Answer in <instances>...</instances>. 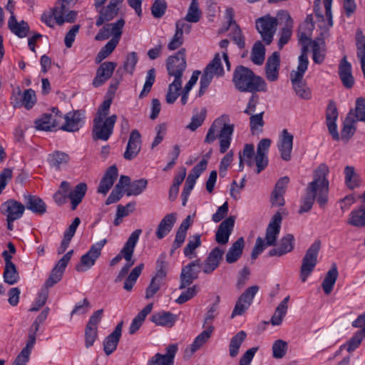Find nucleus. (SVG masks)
I'll return each instance as SVG.
<instances>
[{
  "label": "nucleus",
  "instance_id": "1",
  "mask_svg": "<svg viewBox=\"0 0 365 365\" xmlns=\"http://www.w3.org/2000/svg\"><path fill=\"white\" fill-rule=\"evenodd\" d=\"M329 173V167L324 164H320L314 170L313 181L309 182L306 189V195L302 200V205L299 213L309 212L317 200L321 207H324L328 201L329 182L327 175Z\"/></svg>",
  "mask_w": 365,
  "mask_h": 365
},
{
  "label": "nucleus",
  "instance_id": "2",
  "mask_svg": "<svg viewBox=\"0 0 365 365\" xmlns=\"http://www.w3.org/2000/svg\"><path fill=\"white\" fill-rule=\"evenodd\" d=\"M232 82L235 88L240 92L256 93L266 91L267 83L260 76L244 66H237L234 72Z\"/></svg>",
  "mask_w": 365,
  "mask_h": 365
},
{
  "label": "nucleus",
  "instance_id": "3",
  "mask_svg": "<svg viewBox=\"0 0 365 365\" xmlns=\"http://www.w3.org/2000/svg\"><path fill=\"white\" fill-rule=\"evenodd\" d=\"M142 233V230L137 229L131 233L127 242L122 248V252L124 253V259L127 263L121 268L114 282H120L128 274L130 268L134 264L135 260L132 259L135 247L138 241L139 237Z\"/></svg>",
  "mask_w": 365,
  "mask_h": 365
},
{
  "label": "nucleus",
  "instance_id": "4",
  "mask_svg": "<svg viewBox=\"0 0 365 365\" xmlns=\"http://www.w3.org/2000/svg\"><path fill=\"white\" fill-rule=\"evenodd\" d=\"M214 76L222 77L224 76V69L221 63V58L219 53H216L214 58L206 66L200 78V87L198 91V96L201 97L205 93L210 84Z\"/></svg>",
  "mask_w": 365,
  "mask_h": 365
},
{
  "label": "nucleus",
  "instance_id": "5",
  "mask_svg": "<svg viewBox=\"0 0 365 365\" xmlns=\"http://www.w3.org/2000/svg\"><path fill=\"white\" fill-rule=\"evenodd\" d=\"M166 255L162 253L156 262L155 274L152 277L150 284L146 289L145 298L153 297L160 289L167 275L168 264L165 260Z\"/></svg>",
  "mask_w": 365,
  "mask_h": 365
},
{
  "label": "nucleus",
  "instance_id": "6",
  "mask_svg": "<svg viewBox=\"0 0 365 365\" xmlns=\"http://www.w3.org/2000/svg\"><path fill=\"white\" fill-rule=\"evenodd\" d=\"M117 115H112L106 119L95 117L92 129V137L94 140L107 141L113 132Z\"/></svg>",
  "mask_w": 365,
  "mask_h": 365
},
{
  "label": "nucleus",
  "instance_id": "7",
  "mask_svg": "<svg viewBox=\"0 0 365 365\" xmlns=\"http://www.w3.org/2000/svg\"><path fill=\"white\" fill-rule=\"evenodd\" d=\"M185 53L186 50L182 48L166 60L168 74L169 76L174 77V80L182 81L183 72L187 67Z\"/></svg>",
  "mask_w": 365,
  "mask_h": 365
},
{
  "label": "nucleus",
  "instance_id": "8",
  "mask_svg": "<svg viewBox=\"0 0 365 365\" xmlns=\"http://www.w3.org/2000/svg\"><path fill=\"white\" fill-rule=\"evenodd\" d=\"M320 241H315L309 247L302 258V266L300 268V279L303 282L307 280V277L312 272L317 264V257L320 250Z\"/></svg>",
  "mask_w": 365,
  "mask_h": 365
},
{
  "label": "nucleus",
  "instance_id": "9",
  "mask_svg": "<svg viewBox=\"0 0 365 365\" xmlns=\"http://www.w3.org/2000/svg\"><path fill=\"white\" fill-rule=\"evenodd\" d=\"M278 24L279 19L277 16L275 18L267 15L256 21V29L267 45L272 43Z\"/></svg>",
  "mask_w": 365,
  "mask_h": 365
},
{
  "label": "nucleus",
  "instance_id": "10",
  "mask_svg": "<svg viewBox=\"0 0 365 365\" xmlns=\"http://www.w3.org/2000/svg\"><path fill=\"white\" fill-rule=\"evenodd\" d=\"M107 240L103 239L96 244L93 245L90 250L81 257V262L76 265V270L78 272H83L86 269H89L95 264L96 259L101 255V250L106 245Z\"/></svg>",
  "mask_w": 365,
  "mask_h": 365
},
{
  "label": "nucleus",
  "instance_id": "11",
  "mask_svg": "<svg viewBox=\"0 0 365 365\" xmlns=\"http://www.w3.org/2000/svg\"><path fill=\"white\" fill-rule=\"evenodd\" d=\"M202 264L199 259L192 261L182 269L180 275V284L179 289H185L190 286L194 280L198 278Z\"/></svg>",
  "mask_w": 365,
  "mask_h": 365
},
{
  "label": "nucleus",
  "instance_id": "12",
  "mask_svg": "<svg viewBox=\"0 0 365 365\" xmlns=\"http://www.w3.org/2000/svg\"><path fill=\"white\" fill-rule=\"evenodd\" d=\"M73 254V250H71L65 254L56 263L55 267L51 270L50 276L46 279L44 287L48 289V287H53L58 283L62 278L63 272Z\"/></svg>",
  "mask_w": 365,
  "mask_h": 365
},
{
  "label": "nucleus",
  "instance_id": "13",
  "mask_svg": "<svg viewBox=\"0 0 365 365\" xmlns=\"http://www.w3.org/2000/svg\"><path fill=\"white\" fill-rule=\"evenodd\" d=\"M103 309L96 311L90 317L85 329V346L86 348L92 346L98 337V325L100 323Z\"/></svg>",
  "mask_w": 365,
  "mask_h": 365
},
{
  "label": "nucleus",
  "instance_id": "14",
  "mask_svg": "<svg viewBox=\"0 0 365 365\" xmlns=\"http://www.w3.org/2000/svg\"><path fill=\"white\" fill-rule=\"evenodd\" d=\"M307 70L292 71L290 73V79L296 94L302 99L309 100L312 98V91L302 81L304 74Z\"/></svg>",
  "mask_w": 365,
  "mask_h": 365
},
{
  "label": "nucleus",
  "instance_id": "15",
  "mask_svg": "<svg viewBox=\"0 0 365 365\" xmlns=\"http://www.w3.org/2000/svg\"><path fill=\"white\" fill-rule=\"evenodd\" d=\"M277 16L279 19V24H284L282 29L280 38L278 41L279 48L282 49L283 46L288 43L291 38L294 22L289 14L287 11H279L277 13Z\"/></svg>",
  "mask_w": 365,
  "mask_h": 365
},
{
  "label": "nucleus",
  "instance_id": "16",
  "mask_svg": "<svg viewBox=\"0 0 365 365\" xmlns=\"http://www.w3.org/2000/svg\"><path fill=\"white\" fill-rule=\"evenodd\" d=\"M282 217L279 212L272 217L266 230L265 242L267 246H274L280 232Z\"/></svg>",
  "mask_w": 365,
  "mask_h": 365
},
{
  "label": "nucleus",
  "instance_id": "17",
  "mask_svg": "<svg viewBox=\"0 0 365 365\" xmlns=\"http://www.w3.org/2000/svg\"><path fill=\"white\" fill-rule=\"evenodd\" d=\"M178 350L177 344H169L166 348V353L155 354L148 361V365H174V359Z\"/></svg>",
  "mask_w": 365,
  "mask_h": 365
},
{
  "label": "nucleus",
  "instance_id": "18",
  "mask_svg": "<svg viewBox=\"0 0 365 365\" xmlns=\"http://www.w3.org/2000/svg\"><path fill=\"white\" fill-rule=\"evenodd\" d=\"M83 118L84 113L81 110L69 112L65 115V123L60 128L67 132H76L82 127Z\"/></svg>",
  "mask_w": 365,
  "mask_h": 365
},
{
  "label": "nucleus",
  "instance_id": "19",
  "mask_svg": "<svg viewBox=\"0 0 365 365\" xmlns=\"http://www.w3.org/2000/svg\"><path fill=\"white\" fill-rule=\"evenodd\" d=\"M122 2L123 0H110L107 6L101 8L96 22V26H101L105 22L113 19L118 14L119 5Z\"/></svg>",
  "mask_w": 365,
  "mask_h": 365
},
{
  "label": "nucleus",
  "instance_id": "20",
  "mask_svg": "<svg viewBox=\"0 0 365 365\" xmlns=\"http://www.w3.org/2000/svg\"><path fill=\"white\" fill-rule=\"evenodd\" d=\"M235 222L234 216H230L222 221L216 231L215 241L220 245H226L233 230Z\"/></svg>",
  "mask_w": 365,
  "mask_h": 365
},
{
  "label": "nucleus",
  "instance_id": "21",
  "mask_svg": "<svg viewBox=\"0 0 365 365\" xmlns=\"http://www.w3.org/2000/svg\"><path fill=\"white\" fill-rule=\"evenodd\" d=\"M294 136L287 129H284L279 136L278 149L282 160L289 161L291 159V153L293 148Z\"/></svg>",
  "mask_w": 365,
  "mask_h": 365
},
{
  "label": "nucleus",
  "instance_id": "22",
  "mask_svg": "<svg viewBox=\"0 0 365 365\" xmlns=\"http://www.w3.org/2000/svg\"><path fill=\"white\" fill-rule=\"evenodd\" d=\"M141 148V135L140 132L135 129L130 134L126 150L123 154L125 160H131L139 153Z\"/></svg>",
  "mask_w": 365,
  "mask_h": 365
},
{
  "label": "nucleus",
  "instance_id": "23",
  "mask_svg": "<svg viewBox=\"0 0 365 365\" xmlns=\"http://www.w3.org/2000/svg\"><path fill=\"white\" fill-rule=\"evenodd\" d=\"M116 66V63L112 61H106L101 63L93 80V86L99 87L105 83L111 77Z\"/></svg>",
  "mask_w": 365,
  "mask_h": 365
},
{
  "label": "nucleus",
  "instance_id": "24",
  "mask_svg": "<svg viewBox=\"0 0 365 365\" xmlns=\"http://www.w3.org/2000/svg\"><path fill=\"white\" fill-rule=\"evenodd\" d=\"M1 212L6 217H14V219H20L25 211V206L13 199L8 200L1 205Z\"/></svg>",
  "mask_w": 365,
  "mask_h": 365
},
{
  "label": "nucleus",
  "instance_id": "25",
  "mask_svg": "<svg viewBox=\"0 0 365 365\" xmlns=\"http://www.w3.org/2000/svg\"><path fill=\"white\" fill-rule=\"evenodd\" d=\"M123 324V322H119L113 331L103 341V350L107 356L113 353L118 346L122 334Z\"/></svg>",
  "mask_w": 365,
  "mask_h": 365
},
{
  "label": "nucleus",
  "instance_id": "26",
  "mask_svg": "<svg viewBox=\"0 0 365 365\" xmlns=\"http://www.w3.org/2000/svg\"><path fill=\"white\" fill-rule=\"evenodd\" d=\"M224 250L216 247L211 250L205 261V265L202 271L205 274H211L215 269H217L222 259Z\"/></svg>",
  "mask_w": 365,
  "mask_h": 365
},
{
  "label": "nucleus",
  "instance_id": "27",
  "mask_svg": "<svg viewBox=\"0 0 365 365\" xmlns=\"http://www.w3.org/2000/svg\"><path fill=\"white\" fill-rule=\"evenodd\" d=\"M118 175V173L117 167L115 165L110 166L103 175L97 192L98 193L106 195L113 187L115 180L117 179Z\"/></svg>",
  "mask_w": 365,
  "mask_h": 365
},
{
  "label": "nucleus",
  "instance_id": "28",
  "mask_svg": "<svg viewBox=\"0 0 365 365\" xmlns=\"http://www.w3.org/2000/svg\"><path fill=\"white\" fill-rule=\"evenodd\" d=\"M66 5L64 0H58L56 6L53 8V16L56 22L58 25H62L64 22L72 23L75 21L76 17V12L70 11L66 14Z\"/></svg>",
  "mask_w": 365,
  "mask_h": 365
},
{
  "label": "nucleus",
  "instance_id": "29",
  "mask_svg": "<svg viewBox=\"0 0 365 365\" xmlns=\"http://www.w3.org/2000/svg\"><path fill=\"white\" fill-rule=\"evenodd\" d=\"M339 76L343 86L346 88H351L354 84V78L351 73V65L347 61L346 56H344L339 65Z\"/></svg>",
  "mask_w": 365,
  "mask_h": 365
},
{
  "label": "nucleus",
  "instance_id": "30",
  "mask_svg": "<svg viewBox=\"0 0 365 365\" xmlns=\"http://www.w3.org/2000/svg\"><path fill=\"white\" fill-rule=\"evenodd\" d=\"M280 66L279 53L274 52L268 57L265 65L266 77L269 81H275L279 77V69Z\"/></svg>",
  "mask_w": 365,
  "mask_h": 365
},
{
  "label": "nucleus",
  "instance_id": "31",
  "mask_svg": "<svg viewBox=\"0 0 365 365\" xmlns=\"http://www.w3.org/2000/svg\"><path fill=\"white\" fill-rule=\"evenodd\" d=\"M25 208L38 215H43L46 212V205L41 198L36 195H24Z\"/></svg>",
  "mask_w": 365,
  "mask_h": 365
},
{
  "label": "nucleus",
  "instance_id": "32",
  "mask_svg": "<svg viewBox=\"0 0 365 365\" xmlns=\"http://www.w3.org/2000/svg\"><path fill=\"white\" fill-rule=\"evenodd\" d=\"M150 320L157 326L172 327L177 321V316L170 312L161 311L153 314Z\"/></svg>",
  "mask_w": 365,
  "mask_h": 365
},
{
  "label": "nucleus",
  "instance_id": "33",
  "mask_svg": "<svg viewBox=\"0 0 365 365\" xmlns=\"http://www.w3.org/2000/svg\"><path fill=\"white\" fill-rule=\"evenodd\" d=\"M87 190L86 183L80 182L69 192L68 198L71 200L72 210H75L77 206L82 202Z\"/></svg>",
  "mask_w": 365,
  "mask_h": 365
},
{
  "label": "nucleus",
  "instance_id": "34",
  "mask_svg": "<svg viewBox=\"0 0 365 365\" xmlns=\"http://www.w3.org/2000/svg\"><path fill=\"white\" fill-rule=\"evenodd\" d=\"M244 247V238H238L229 248L225 256L226 262L229 264L236 262L241 257Z\"/></svg>",
  "mask_w": 365,
  "mask_h": 365
},
{
  "label": "nucleus",
  "instance_id": "35",
  "mask_svg": "<svg viewBox=\"0 0 365 365\" xmlns=\"http://www.w3.org/2000/svg\"><path fill=\"white\" fill-rule=\"evenodd\" d=\"M8 27L13 34L19 38L26 37L30 29L27 22L24 21L18 22L15 16H10L8 21Z\"/></svg>",
  "mask_w": 365,
  "mask_h": 365
},
{
  "label": "nucleus",
  "instance_id": "36",
  "mask_svg": "<svg viewBox=\"0 0 365 365\" xmlns=\"http://www.w3.org/2000/svg\"><path fill=\"white\" fill-rule=\"evenodd\" d=\"M175 221L176 217L175 213L166 215L158 226L156 237L160 240L163 239L171 231Z\"/></svg>",
  "mask_w": 365,
  "mask_h": 365
},
{
  "label": "nucleus",
  "instance_id": "37",
  "mask_svg": "<svg viewBox=\"0 0 365 365\" xmlns=\"http://www.w3.org/2000/svg\"><path fill=\"white\" fill-rule=\"evenodd\" d=\"M234 131V125L225 123L221 128L220 138V152L225 153L230 148L231 143V136Z\"/></svg>",
  "mask_w": 365,
  "mask_h": 365
},
{
  "label": "nucleus",
  "instance_id": "38",
  "mask_svg": "<svg viewBox=\"0 0 365 365\" xmlns=\"http://www.w3.org/2000/svg\"><path fill=\"white\" fill-rule=\"evenodd\" d=\"M353 118V109H351L344 121V126L341 131V138L346 142L354 135L356 130V128L354 125L356 122Z\"/></svg>",
  "mask_w": 365,
  "mask_h": 365
},
{
  "label": "nucleus",
  "instance_id": "39",
  "mask_svg": "<svg viewBox=\"0 0 365 365\" xmlns=\"http://www.w3.org/2000/svg\"><path fill=\"white\" fill-rule=\"evenodd\" d=\"M338 270L336 264H332L331 268L327 272L322 282V287L326 294H329L335 284L338 277Z\"/></svg>",
  "mask_w": 365,
  "mask_h": 365
},
{
  "label": "nucleus",
  "instance_id": "40",
  "mask_svg": "<svg viewBox=\"0 0 365 365\" xmlns=\"http://www.w3.org/2000/svg\"><path fill=\"white\" fill-rule=\"evenodd\" d=\"M36 128L40 130L51 131L58 126L57 120L51 113L43 114L41 118L36 120Z\"/></svg>",
  "mask_w": 365,
  "mask_h": 365
},
{
  "label": "nucleus",
  "instance_id": "41",
  "mask_svg": "<svg viewBox=\"0 0 365 365\" xmlns=\"http://www.w3.org/2000/svg\"><path fill=\"white\" fill-rule=\"evenodd\" d=\"M346 223L356 227H365V205L352 210L346 220Z\"/></svg>",
  "mask_w": 365,
  "mask_h": 365
},
{
  "label": "nucleus",
  "instance_id": "42",
  "mask_svg": "<svg viewBox=\"0 0 365 365\" xmlns=\"http://www.w3.org/2000/svg\"><path fill=\"white\" fill-rule=\"evenodd\" d=\"M152 309V303L147 304L133 319L129 328L130 334H134L140 329L147 315L151 312Z\"/></svg>",
  "mask_w": 365,
  "mask_h": 365
},
{
  "label": "nucleus",
  "instance_id": "43",
  "mask_svg": "<svg viewBox=\"0 0 365 365\" xmlns=\"http://www.w3.org/2000/svg\"><path fill=\"white\" fill-rule=\"evenodd\" d=\"M289 300V296H287L277 307L271 319V324L273 326H278L282 324L283 318L286 315L288 309Z\"/></svg>",
  "mask_w": 365,
  "mask_h": 365
},
{
  "label": "nucleus",
  "instance_id": "44",
  "mask_svg": "<svg viewBox=\"0 0 365 365\" xmlns=\"http://www.w3.org/2000/svg\"><path fill=\"white\" fill-rule=\"evenodd\" d=\"M246 336V332L240 331L232 337L229 345V353L231 357L234 358L239 354V349L245 340Z\"/></svg>",
  "mask_w": 365,
  "mask_h": 365
},
{
  "label": "nucleus",
  "instance_id": "45",
  "mask_svg": "<svg viewBox=\"0 0 365 365\" xmlns=\"http://www.w3.org/2000/svg\"><path fill=\"white\" fill-rule=\"evenodd\" d=\"M265 48L262 43L257 41L255 43L252 52L251 60L256 65H262L264 61Z\"/></svg>",
  "mask_w": 365,
  "mask_h": 365
},
{
  "label": "nucleus",
  "instance_id": "46",
  "mask_svg": "<svg viewBox=\"0 0 365 365\" xmlns=\"http://www.w3.org/2000/svg\"><path fill=\"white\" fill-rule=\"evenodd\" d=\"M182 89V81L174 80L169 86L166 94L165 100L168 104H173L175 102L180 96V91Z\"/></svg>",
  "mask_w": 365,
  "mask_h": 365
},
{
  "label": "nucleus",
  "instance_id": "47",
  "mask_svg": "<svg viewBox=\"0 0 365 365\" xmlns=\"http://www.w3.org/2000/svg\"><path fill=\"white\" fill-rule=\"evenodd\" d=\"M204 328L205 329L195 339L191 344V354L195 352L208 340L214 330V327Z\"/></svg>",
  "mask_w": 365,
  "mask_h": 365
},
{
  "label": "nucleus",
  "instance_id": "48",
  "mask_svg": "<svg viewBox=\"0 0 365 365\" xmlns=\"http://www.w3.org/2000/svg\"><path fill=\"white\" fill-rule=\"evenodd\" d=\"M147 185L148 180L144 178L133 180L131 182L130 187H128L125 192L128 196H137L140 195L146 189Z\"/></svg>",
  "mask_w": 365,
  "mask_h": 365
},
{
  "label": "nucleus",
  "instance_id": "49",
  "mask_svg": "<svg viewBox=\"0 0 365 365\" xmlns=\"http://www.w3.org/2000/svg\"><path fill=\"white\" fill-rule=\"evenodd\" d=\"M144 267V264L141 263L137 267H135L131 272L126 277L125 282L123 288L128 291L130 292L132 290L134 284H135L138 278L140 275Z\"/></svg>",
  "mask_w": 365,
  "mask_h": 365
},
{
  "label": "nucleus",
  "instance_id": "50",
  "mask_svg": "<svg viewBox=\"0 0 365 365\" xmlns=\"http://www.w3.org/2000/svg\"><path fill=\"white\" fill-rule=\"evenodd\" d=\"M69 160L68 155L61 151L54 152L48 158L50 165L56 169H59L61 165L67 164Z\"/></svg>",
  "mask_w": 365,
  "mask_h": 365
},
{
  "label": "nucleus",
  "instance_id": "51",
  "mask_svg": "<svg viewBox=\"0 0 365 365\" xmlns=\"http://www.w3.org/2000/svg\"><path fill=\"white\" fill-rule=\"evenodd\" d=\"M185 20L190 23H197L201 18V11L199 9L197 0H192L185 16Z\"/></svg>",
  "mask_w": 365,
  "mask_h": 365
},
{
  "label": "nucleus",
  "instance_id": "52",
  "mask_svg": "<svg viewBox=\"0 0 365 365\" xmlns=\"http://www.w3.org/2000/svg\"><path fill=\"white\" fill-rule=\"evenodd\" d=\"M3 277L4 281L10 285L17 283L20 277L16 265L13 264L5 267Z\"/></svg>",
  "mask_w": 365,
  "mask_h": 365
},
{
  "label": "nucleus",
  "instance_id": "53",
  "mask_svg": "<svg viewBox=\"0 0 365 365\" xmlns=\"http://www.w3.org/2000/svg\"><path fill=\"white\" fill-rule=\"evenodd\" d=\"M353 118L355 122L362 121L365 123V98L359 97L356 100L355 109L353 110Z\"/></svg>",
  "mask_w": 365,
  "mask_h": 365
},
{
  "label": "nucleus",
  "instance_id": "54",
  "mask_svg": "<svg viewBox=\"0 0 365 365\" xmlns=\"http://www.w3.org/2000/svg\"><path fill=\"white\" fill-rule=\"evenodd\" d=\"M155 81V69L152 68L147 72L145 82L144 83L143 90L141 91L139 98H145L150 91L151 88Z\"/></svg>",
  "mask_w": 365,
  "mask_h": 365
},
{
  "label": "nucleus",
  "instance_id": "55",
  "mask_svg": "<svg viewBox=\"0 0 365 365\" xmlns=\"http://www.w3.org/2000/svg\"><path fill=\"white\" fill-rule=\"evenodd\" d=\"M118 41L115 39H110L98 52L96 61L100 63L101 61L107 58L115 48Z\"/></svg>",
  "mask_w": 365,
  "mask_h": 365
},
{
  "label": "nucleus",
  "instance_id": "56",
  "mask_svg": "<svg viewBox=\"0 0 365 365\" xmlns=\"http://www.w3.org/2000/svg\"><path fill=\"white\" fill-rule=\"evenodd\" d=\"M288 349L287 343L282 339L276 340L272 345V356L274 359L283 358Z\"/></svg>",
  "mask_w": 365,
  "mask_h": 365
},
{
  "label": "nucleus",
  "instance_id": "57",
  "mask_svg": "<svg viewBox=\"0 0 365 365\" xmlns=\"http://www.w3.org/2000/svg\"><path fill=\"white\" fill-rule=\"evenodd\" d=\"M356 331L355 334L347 342V351L351 352L354 351L361 344L362 339L365 337V327Z\"/></svg>",
  "mask_w": 365,
  "mask_h": 365
},
{
  "label": "nucleus",
  "instance_id": "58",
  "mask_svg": "<svg viewBox=\"0 0 365 365\" xmlns=\"http://www.w3.org/2000/svg\"><path fill=\"white\" fill-rule=\"evenodd\" d=\"M207 114L206 108H203L200 113L192 115L191 122L187 125V128L192 131H195L204 122Z\"/></svg>",
  "mask_w": 365,
  "mask_h": 365
},
{
  "label": "nucleus",
  "instance_id": "59",
  "mask_svg": "<svg viewBox=\"0 0 365 365\" xmlns=\"http://www.w3.org/2000/svg\"><path fill=\"white\" fill-rule=\"evenodd\" d=\"M187 287V289L183 291L178 298L175 299L176 303L182 304L193 298L197 294L198 287L197 285L192 287L188 286Z\"/></svg>",
  "mask_w": 365,
  "mask_h": 365
},
{
  "label": "nucleus",
  "instance_id": "60",
  "mask_svg": "<svg viewBox=\"0 0 365 365\" xmlns=\"http://www.w3.org/2000/svg\"><path fill=\"white\" fill-rule=\"evenodd\" d=\"M294 246V237L292 234H287L284 236L279 242V247L283 252L284 255L293 250Z\"/></svg>",
  "mask_w": 365,
  "mask_h": 365
},
{
  "label": "nucleus",
  "instance_id": "61",
  "mask_svg": "<svg viewBox=\"0 0 365 365\" xmlns=\"http://www.w3.org/2000/svg\"><path fill=\"white\" fill-rule=\"evenodd\" d=\"M138 61V57L136 52L133 51L128 53L125 61L123 63V68L125 71L132 75Z\"/></svg>",
  "mask_w": 365,
  "mask_h": 365
},
{
  "label": "nucleus",
  "instance_id": "62",
  "mask_svg": "<svg viewBox=\"0 0 365 365\" xmlns=\"http://www.w3.org/2000/svg\"><path fill=\"white\" fill-rule=\"evenodd\" d=\"M167 3L165 0H155L151 6V13L155 18H161L165 13Z\"/></svg>",
  "mask_w": 365,
  "mask_h": 365
},
{
  "label": "nucleus",
  "instance_id": "63",
  "mask_svg": "<svg viewBox=\"0 0 365 365\" xmlns=\"http://www.w3.org/2000/svg\"><path fill=\"white\" fill-rule=\"evenodd\" d=\"M201 245L200 235H195L192 236V239L190 240L186 247L184 248V255L186 257H190L191 255L195 252V249Z\"/></svg>",
  "mask_w": 365,
  "mask_h": 365
},
{
  "label": "nucleus",
  "instance_id": "64",
  "mask_svg": "<svg viewBox=\"0 0 365 365\" xmlns=\"http://www.w3.org/2000/svg\"><path fill=\"white\" fill-rule=\"evenodd\" d=\"M23 106L26 109H31L36 103L35 91L31 88L26 90L22 96Z\"/></svg>",
  "mask_w": 365,
  "mask_h": 365
}]
</instances>
